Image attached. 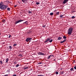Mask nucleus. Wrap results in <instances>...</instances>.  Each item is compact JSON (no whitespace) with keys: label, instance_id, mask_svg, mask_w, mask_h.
<instances>
[{"label":"nucleus","instance_id":"1","mask_svg":"<svg viewBox=\"0 0 76 76\" xmlns=\"http://www.w3.org/2000/svg\"><path fill=\"white\" fill-rule=\"evenodd\" d=\"M8 7L7 5H3V3L2 2L0 3V9L1 10H5Z\"/></svg>","mask_w":76,"mask_h":76},{"label":"nucleus","instance_id":"2","mask_svg":"<svg viewBox=\"0 0 76 76\" xmlns=\"http://www.w3.org/2000/svg\"><path fill=\"white\" fill-rule=\"evenodd\" d=\"M73 31V28H70L67 31V34L68 35H71Z\"/></svg>","mask_w":76,"mask_h":76},{"label":"nucleus","instance_id":"3","mask_svg":"<svg viewBox=\"0 0 76 76\" xmlns=\"http://www.w3.org/2000/svg\"><path fill=\"white\" fill-rule=\"evenodd\" d=\"M23 20H18L15 22V25H16L17 23H19V22H22L23 21Z\"/></svg>","mask_w":76,"mask_h":76},{"label":"nucleus","instance_id":"4","mask_svg":"<svg viewBox=\"0 0 76 76\" xmlns=\"http://www.w3.org/2000/svg\"><path fill=\"white\" fill-rule=\"evenodd\" d=\"M31 39H32V38H31V37L27 38L26 39V42H28V41H31Z\"/></svg>","mask_w":76,"mask_h":76},{"label":"nucleus","instance_id":"5","mask_svg":"<svg viewBox=\"0 0 76 76\" xmlns=\"http://www.w3.org/2000/svg\"><path fill=\"white\" fill-rule=\"evenodd\" d=\"M69 0H64V1L63 2V3L64 4H66L68 2Z\"/></svg>","mask_w":76,"mask_h":76},{"label":"nucleus","instance_id":"6","mask_svg":"<svg viewBox=\"0 0 76 76\" xmlns=\"http://www.w3.org/2000/svg\"><path fill=\"white\" fill-rule=\"evenodd\" d=\"M21 1L23 3H26L27 1H28V0H21Z\"/></svg>","mask_w":76,"mask_h":76},{"label":"nucleus","instance_id":"7","mask_svg":"<svg viewBox=\"0 0 76 76\" xmlns=\"http://www.w3.org/2000/svg\"><path fill=\"white\" fill-rule=\"evenodd\" d=\"M50 38H48L44 42L45 43V42H48V41H50Z\"/></svg>","mask_w":76,"mask_h":76},{"label":"nucleus","instance_id":"8","mask_svg":"<svg viewBox=\"0 0 76 76\" xmlns=\"http://www.w3.org/2000/svg\"><path fill=\"white\" fill-rule=\"evenodd\" d=\"M38 54H39V55H42V56H44V53H42L41 52H39L38 53Z\"/></svg>","mask_w":76,"mask_h":76},{"label":"nucleus","instance_id":"9","mask_svg":"<svg viewBox=\"0 0 76 76\" xmlns=\"http://www.w3.org/2000/svg\"><path fill=\"white\" fill-rule=\"evenodd\" d=\"M28 68H29V67H27V66H24L23 67V69L24 70H26V69H28Z\"/></svg>","mask_w":76,"mask_h":76},{"label":"nucleus","instance_id":"10","mask_svg":"<svg viewBox=\"0 0 76 76\" xmlns=\"http://www.w3.org/2000/svg\"><path fill=\"white\" fill-rule=\"evenodd\" d=\"M50 59L51 58H53V57H54V56H53V55H50Z\"/></svg>","mask_w":76,"mask_h":76},{"label":"nucleus","instance_id":"11","mask_svg":"<svg viewBox=\"0 0 76 76\" xmlns=\"http://www.w3.org/2000/svg\"><path fill=\"white\" fill-rule=\"evenodd\" d=\"M59 17H60V19H61L62 18H63V15H60Z\"/></svg>","mask_w":76,"mask_h":76},{"label":"nucleus","instance_id":"12","mask_svg":"<svg viewBox=\"0 0 76 76\" xmlns=\"http://www.w3.org/2000/svg\"><path fill=\"white\" fill-rule=\"evenodd\" d=\"M61 38L62 37H59L58 38V40H60V39H61Z\"/></svg>","mask_w":76,"mask_h":76},{"label":"nucleus","instance_id":"13","mask_svg":"<svg viewBox=\"0 0 76 76\" xmlns=\"http://www.w3.org/2000/svg\"><path fill=\"white\" fill-rule=\"evenodd\" d=\"M48 60H50V59H51V58L50 57V56H49L47 58Z\"/></svg>","mask_w":76,"mask_h":76},{"label":"nucleus","instance_id":"14","mask_svg":"<svg viewBox=\"0 0 76 76\" xmlns=\"http://www.w3.org/2000/svg\"><path fill=\"white\" fill-rule=\"evenodd\" d=\"M9 61V59L8 58H7L6 59V63H8V61Z\"/></svg>","mask_w":76,"mask_h":76},{"label":"nucleus","instance_id":"15","mask_svg":"<svg viewBox=\"0 0 76 76\" xmlns=\"http://www.w3.org/2000/svg\"><path fill=\"white\" fill-rule=\"evenodd\" d=\"M73 70H74V68H72L70 69V70L71 71H73Z\"/></svg>","mask_w":76,"mask_h":76},{"label":"nucleus","instance_id":"16","mask_svg":"<svg viewBox=\"0 0 76 76\" xmlns=\"http://www.w3.org/2000/svg\"><path fill=\"white\" fill-rule=\"evenodd\" d=\"M40 3L38 2H36V4L37 5H38V4H39Z\"/></svg>","mask_w":76,"mask_h":76},{"label":"nucleus","instance_id":"17","mask_svg":"<svg viewBox=\"0 0 76 76\" xmlns=\"http://www.w3.org/2000/svg\"><path fill=\"white\" fill-rule=\"evenodd\" d=\"M59 13H60V12H56V14L57 15H59Z\"/></svg>","mask_w":76,"mask_h":76},{"label":"nucleus","instance_id":"18","mask_svg":"<svg viewBox=\"0 0 76 76\" xmlns=\"http://www.w3.org/2000/svg\"><path fill=\"white\" fill-rule=\"evenodd\" d=\"M50 15H51V16H53V15H54V14H53V13L51 12L50 13Z\"/></svg>","mask_w":76,"mask_h":76},{"label":"nucleus","instance_id":"19","mask_svg":"<svg viewBox=\"0 0 76 76\" xmlns=\"http://www.w3.org/2000/svg\"><path fill=\"white\" fill-rule=\"evenodd\" d=\"M7 10H8V11H10V8L9 7L7 8Z\"/></svg>","mask_w":76,"mask_h":76},{"label":"nucleus","instance_id":"20","mask_svg":"<svg viewBox=\"0 0 76 76\" xmlns=\"http://www.w3.org/2000/svg\"><path fill=\"white\" fill-rule=\"evenodd\" d=\"M25 23L26 25H28V21H26L25 22Z\"/></svg>","mask_w":76,"mask_h":76},{"label":"nucleus","instance_id":"21","mask_svg":"<svg viewBox=\"0 0 76 76\" xmlns=\"http://www.w3.org/2000/svg\"><path fill=\"white\" fill-rule=\"evenodd\" d=\"M18 66H19V64H17L16 65L15 67H18Z\"/></svg>","mask_w":76,"mask_h":76},{"label":"nucleus","instance_id":"22","mask_svg":"<svg viewBox=\"0 0 76 76\" xmlns=\"http://www.w3.org/2000/svg\"><path fill=\"white\" fill-rule=\"evenodd\" d=\"M63 38L64 39H66V38H67V37H66L65 36H63Z\"/></svg>","mask_w":76,"mask_h":76},{"label":"nucleus","instance_id":"23","mask_svg":"<svg viewBox=\"0 0 76 76\" xmlns=\"http://www.w3.org/2000/svg\"><path fill=\"white\" fill-rule=\"evenodd\" d=\"M18 63V62H17V61H15L14 62V64H17Z\"/></svg>","mask_w":76,"mask_h":76},{"label":"nucleus","instance_id":"24","mask_svg":"<svg viewBox=\"0 0 76 76\" xmlns=\"http://www.w3.org/2000/svg\"><path fill=\"white\" fill-rule=\"evenodd\" d=\"M3 64V62L2 61L0 60V64Z\"/></svg>","mask_w":76,"mask_h":76},{"label":"nucleus","instance_id":"25","mask_svg":"<svg viewBox=\"0 0 76 76\" xmlns=\"http://www.w3.org/2000/svg\"><path fill=\"white\" fill-rule=\"evenodd\" d=\"M75 17L73 16L72 17V19H75Z\"/></svg>","mask_w":76,"mask_h":76},{"label":"nucleus","instance_id":"26","mask_svg":"<svg viewBox=\"0 0 76 76\" xmlns=\"http://www.w3.org/2000/svg\"><path fill=\"white\" fill-rule=\"evenodd\" d=\"M55 73L56 75H58V72H56Z\"/></svg>","mask_w":76,"mask_h":76},{"label":"nucleus","instance_id":"27","mask_svg":"<svg viewBox=\"0 0 76 76\" xmlns=\"http://www.w3.org/2000/svg\"><path fill=\"white\" fill-rule=\"evenodd\" d=\"M52 41H53V39H51V40L49 41V42H51Z\"/></svg>","mask_w":76,"mask_h":76},{"label":"nucleus","instance_id":"28","mask_svg":"<svg viewBox=\"0 0 76 76\" xmlns=\"http://www.w3.org/2000/svg\"><path fill=\"white\" fill-rule=\"evenodd\" d=\"M28 13H30V14H32V12H31V11H28Z\"/></svg>","mask_w":76,"mask_h":76},{"label":"nucleus","instance_id":"29","mask_svg":"<svg viewBox=\"0 0 76 76\" xmlns=\"http://www.w3.org/2000/svg\"><path fill=\"white\" fill-rule=\"evenodd\" d=\"M12 46H10V50H12Z\"/></svg>","mask_w":76,"mask_h":76},{"label":"nucleus","instance_id":"30","mask_svg":"<svg viewBox=\"0 0 76 76\" xmlns=\"http://www.w3.org/2000/svg\"><path fill=\"white\" fill-rule=\"evenodd\" d=\"M63 42H64L63 41H61V42H60L61 44H62V43H63Z\"/></svg>","mask_w":76,"mask_h":76},{"label":"nucleus","instance_id":"31","mask_svg":"<svg viewBox=\"0 0 76 76\" xmlns=\"http://www.w3.org/2000/svg\"><path fill=\"white\" fill-rule=\"evenodd\" d=\"M17 45V44H14L13 45V46L14 47L15 46H16Z\"/></svg>","mask_w":76,"mask_h":76},{"label":"nucleus","instance_id":"32","mask_svg":"<svg viewBox=\"0 0 76 76\" xmlns=\"http://www.w3.org/2000/svg\"><path fill=\"white\" fill-rule=\"evenodd\" d=\"M37 76H45L42 75H39Z\"/></svg>","mask_w":76,"mask_h":76},{"label":"nucleus","instance_id":"33","mask_svg":"<svg viewBox=\"0 0 76 76\" xmlns=\"http://www.w3.org/2000/svg\"><path fill=\"white\" fill-rule=\"evenodd\" d=\"M42 62H40L39 63H38V64H42Z\"/></svg>","mask_w":76,"mask_h":76},{"label":"nucleus","instance_id":"34","mask_svg":"<svg viewBox=\"0 0 76 76\" xmlns=\"http://www.w3.org/2000/svg\"><path fill=\"white\" fill-rule=\"evenodd\" d=\"M2 22H5V20L4 19L2 20Z\"/></svg>","mask_w":76,"mask_h":76},{"label":"nucleus","instance_id":"35","mask_svg":"<svg viewBox=\"0 0 76 76\" xmlns=\"http://www.w3.org/2000/svg\"><path fill=\"white\" fill-rule=\"evenodd\" d=\"M66 40H67L66 39H64L63 41H64V42H65Z\"/></svg>","mask_w":76,"mask_h":76},{"label":"nucleus","instance_id":"36","mask_svg":"<svg viewBox=\"0 0 76 76\" xmlns=\"http://www.w3.org/2000/svg\"><path fill=\"white\" fill-rule=\"evenodd\" d=\"M43 27L44 28H45V26H46L45 25H44V26H43Z\"/></svg>","mask_w":76,"mask_h":76},{"label":"nucleus","instance_id":"37","mask_svg":"<svg viewBox=\"0 0 76 76\" xmlns=\"http://www.w3.org/2000/svg\"><path fill=\"white\" fill-rule=\"evenodd\" d=\"M74 69L75 70H76V66H74Z\"/></svg>","mask_w":76,"mask_h":76},{"label":"nucleus","instance_id":"38","mask_svg":"<svg viewBox=\"0 0 76 76\" xmlns=\"http://www.w3.org/2000/svg\"><path fill=\"white\" fill-rule=\"evenodd\" d=\"M4 76H8V74L5 75Z\"/></svg>","mask_w":76,"mask_h":76},{"label":"nucleus","instance_id":"39","mask_svg":"<svg viewBox=\"0 0 76 76\" xmlns=\"http://www.w3.org/2000/svg\"><path fill=\"white\" fill-rule=\"evenodd\" d=\"M10 37H11V35H9V38H10Z\"/></svg>","mask_w":76,"mask_h":76},{"label":"nucleus","instance_id":"40","mask_svg":"<svg viewBox=\"0 0 76 76\" xmlns=\"http://www.w3.org/2000/svg\"><path fill=\"white\" fill-rule=\"evenodd\" d=\"M16 6H17V5H15L14 6V7H16Z\"/></svg>","mask_w":76,"mask_h":76},{"label":"nucleus","instance_id":"41","mask_svg":"<svg viewBox=\"0 0 76 76\" xmlns=\"http://www.w3.org/2000/svg\"><path fill=\"white\" fill-rule=\"evenodd\" d=\"M22 56V54H20V55H19V56Z\"/></svg>","mask_w":76,"mask_h":76},{"label":"nucleus","instance_id":"42","mask_svg":"<svg viewBox=\"0 0 76 76\" xmlns=\"http://www.w3.org/2000/svg\"><path fill=\"white\" fill-rule=\"evenodd\" d=\"M25 23V22L23 23V24H24Z\"/></svg>","mask_w":76,"mask_h":76},{"label":"nucleus","instance_id":"43","mask_svg":"<svg viewBox=\"0 0 76 76\" xmlns=\"http://www.w3.org/2000/svg\"><path fill=\"white\" fill-rule=\"evenodd\" d=\"M54 61H56V59H54Z\"/></svg>","mask_w":76,"mask_h":76},{"label":"nucleus","instance_id":"44","mask_svg":"<svg viewBox=\"0 0 76 76\" xmlns=\"http://www.w3.org/2000/svg\"><path fill=\"white\" fill-rule=\"evenodd\" d=\"M0 35H1V33H0Z\"/></svg>","mask_w":76,"mask_h":76},{"label":"nucleus","instance_id":"45","mask_svg":"<svg viewBox=\"0 0 76 76\" xmlns=\"http://www.w3.org/2000/svg\"><path fill=\"white\" fill-rule=\"evenodd\" d=\"M74 63H75V61H74Z\"/></svg>","mask_w":76,"mask_h":76},{"label":"nucleus","instance_id":"46","mask_svg":"<svg viewBox=\"0 0 76 76\" xmlns=\"http://www.w3.org/2000/svg\"><path fill=\"white\" fill-rule=\"evenodd\" d=\"M3 61H4V60H3Z\"/></svg>","mask_w":76,"mask_h":76}]
</instances>
